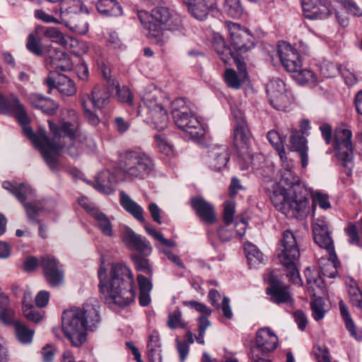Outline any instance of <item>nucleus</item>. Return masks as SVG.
<instances>
[{"label":"nucleus","mask_w":362,"mask_h":362,"mask_svg":"<svg viewBox=\"0 0 362 362\" xmlns=\"http://www.w3.org/2000/svg\"><path fill=\"white\" fill-rule=\"evenodd\" d=\"M98 276L100 280V292L105 302L109 305L124 307L134 300L136 291L134 275L124 263H113L110 275L107 269L101 265L98 271Z\"/></svg>","instance_id":"obj_1"},{"label":"nucleus","mask_w":362,"mask_h":362,"mask_svg":"<svg viewBox=\"0 0 362 362\" xmlns=\"http://www.w3.org/2000/svg\"><path fill=\"white\" fill-rule=\"evenodd\" d=\"M279 189L271 196L276 209L290 218H299L309 211L308 192L293 170L279 171Z\"/></svg>","instance_id":"obj_2"},{"label":"nucleus","mask_w":362,"mask_h":362,"mask_svg":"<svg viewBox=\"0 0 362 362\" xmlns=\"http://www.w3.org/2000/svg\"><path fill=\"white\" fill-rule=\"evenodd\" d=\"M70 121L62 120L59 125L49 122L50 131L53 134L49 147L43 148L42 157L50 168L55 167L57 155L62 151L67 153L71 157L80 156L83 151V144L77 135L78 115L73 110H67Z\"/></svg>","instance_id":"obj_3"},{"label":"nucleus","mask_w":362,"mask_h":362,"mask_svg":"<svg viewBox=\"0 0 362 362\" xmlns=\"http://www.w3.org/2000/svg\"><path fill=\"white\" fill-rule=\"evenodd\" d=\"M100 322L96 306L90 303L64 310L62 316L63 332L72 346L76 347L86 341V332L97 327Z\"/></svg>","instance_id":"obj_4"},{"label":"nucleus","mask_w":362,"mask_h":362,"mask_svg":"<svg viewBox=\"0 0 362 362\" xmlns=\"http://www.w3.org/2000/svg\"><path fill=\"white\" fill-rule=\"evenodd\" d=\"M15 113L18 121L23 127L25 135L30 139L33 144L40 148L42 154L43 148H49L52 139L49 138L45 132H40L37 134L33 132L32 128L28 126L30 117L19 99L13 94L5 97L0 93V113Z\"/></svg>","instance_id":"obj_5"},{"label":"nucleus","mask_w":362,"mask_h":362,"mask_svg":"<svg viewBox=\"0 0 362 362\" xmlns=\"http://www.w3.org/2000/svg\"><path fill=\"white\" fill-rule=\"evenodd\" d=\"M171 115L174 123L187 139H198L204 135L203 127L183 98H177L172 102Z\"/></svg>","instance_id":"obj_6"},{"label":"nucleus","mask_w":362,"mask_h":362,"mask_svg":"<svg viewBox=\"0 0 362 362\" xmlns=\"http://www.w3.org/2000/svg\"><path fill=\"white\" fill-rule=\"evenodd\" d=\"M279 250V257L285 267V275L288 281L294 284L301 285L302 281L296 266L300 257L298 243L291 231L286 230L284 233Z\"/></svg>","instance_id":"obj_7"},{"label":"nucleus","mask_w":362,"mask_h":362,"mask_svg":"<svg viewBox=\"0 0 362 362\" xmlns=\"http://www.w3.org/2000/svg\"><path fill=\"white\" fill-rule=\"evenodd\" d=\"M152 160L138 151H127L120 156L119 168L125 179H142L152 170Z\"/></svg>","instance_id":"obj_8"},{"label":"nucleus","mask_w":362,"mask_h":362,"mask_svg":"<svg viewBox=\"0 0 362 362\" xmlns=\"http://www.w3.org/2000/svg\"><path fill=\"white\" fill-rule=\"evenodd\" d=\"M3 187L13 194L20 202L23 204L27 216L30 221L40 223L37 218L40 214L45 210V206L40 201L25 202V200L30 198L34 194V190L30 185L25 183L14 185L11 182H4Z\"/></svg>","instance_id":"obj_9"},{"label":"nucleus","mask_w":362,"mask_h":362,"mask_svg":"<svg viewBox=\"0 0 362 362\" xmlns=\"http://www.w3.org/2000/svg\"><path fill=\"white\" fill-rule=\"evenodd\" d=\"M81 0H63L60 4V17L64 24L78 34H85L88 30V23L76 13L81 11Z\"/></svg>","instance_id":"obj_10"},{"label":"nucleus","mask_w":362,"mask_h":362,"mask_svg":"<svg viewBox=\"0 0 362 362\" xmlns=\"http://www.w3.org/2000/svg\"><path fill=\"white\" fill-rule=\"evenodd\" d=\"M278 345L276 335L268 327L259 329L256 334V346L250 349L249 358L251 362H270L261 356L276 349Z\"/></svg>","instance_id":"obj_11"},{"label":"nucleus","mask_w":362,"mask_h":362,"mask_svg":"<svg viewBox=\"0 0 362 362\" xmlns=\"http://www.w3.org/2000/svg\"><path fill=\"white\" fill-rule=\"evenodd\" d=\"M351 137V130L341 129L336 132L334 139V147L337 152V156L349 172L353 167L354 158Z\"/></svg>","instance_id":"obj_12"},{"label":"nucleus","mask_w":362,"mask_h":362,"mask_svg":"<svg viewBox=\"0 0 362 362\" xmlns=\"http://www.w3.org/2000/svg\"><path fill=\"white\" fill-rule=\"evenodd\" d=\"M234 119L233 144L240 153H246L252 140V134L249 129L245 117L238 108H232Z\"/></svg>","instance_id":"obj_13"},{"label":"nucleus","mask_w":362,"mask_h":362,"mask_svg":"<svg viewBox=\"0 0 362 362\" xmlns=\"http://www.w3.org/2000/svg\"><path fill=\"white\" fill-rule=\"evenodd\" d=\"M285 86L284 82L279 78L271 79L267 86L270 104L278 110H285L292 101Z\"/></svg>","instance_id":"obj_14"},{"label":"nucleus","mask_w":362,"mask_h":362,"mask_svg":"<svg viewBox=\"0 0 362 362\" xmlns=\"http://www.w3.org/2000/svg\"><path fill=\"white\" fill-rule=\"evenodd\" d=\"M277 54L283 66L288 72L296 73L302 67V60L300 54L286 42H279Z\"/></svg>","instance_id":"obj_15"},{"label":"nucleus","mask_w":362,"mask_h":362,"mask_svg":"<svg viewBox=\"0 0 362 362\" xmlns=\"http://www.w3.org/2000/svg\"><path fill=\"white\" fill-rule=\"evenodd\" d=\"M229 32L231 46L237 53L242 54L254 47V37L248 30L234 23L230 27Z\"/></svg>","instance_id":"obj_16"},{"label":"nucleus","mask_w":362,"mask_h":362,"mask_svg":"<svg viewBox=\"0 0 362 362\" xmlns=\"http://www.w3.org/2000/svg\"><path fill=\"white\" fill-rule=\"evenodd\" d=\"M45 279L49 285L57 286L64 281V271L62 265L57 259L50 255L42 256L40 261Z\"/></svg>","instance_id":"obj_17"},{"label":"nucleus","mask_w":362,"mask_h":362,"mask_svg":"<svg viewBox=\"0 0 362 362\" xmlns=\"http://www.w3.org/2000/svg\"><path fill=\"white\" fill-rule=\"evenodd\" d=\"M303 14L308 19H324L332 10L327 0H301Z\"/></svg>","instance_id":"obj_18"},{"label":"nucleus","mask_w":362,"mask_h":362,"mask_svg":"<svg viewBox=\"0 0 362 362\" xmlns=\"http://www.w3.org/2000/svg\"><path fill=\"white\" fill-rule=\"evenodd\" d=\"M269 283L270 286L267 288V293L271 296L272 302L280 304L293 301L289 288L273 274L270 275Z\"/></svg>","instance_id":"obj_19"},{"label":"nucleus","mask_w":362,"mask_h":362,"mask_svg":"<svg viewBox=\"0 0 362 362\" xmlns=\"http://www.w3.org/2000/svg\"><path fill=\"white\" fill-rule=\"evenodd\" d=\"M122 239L127 248L136 250L148 255L151 252V247L148 241L141 235L136 234L132 228L126 227L122 235Z\"/></svg>","instance_id":"obj_20"},{"label":"nucleus","mask_w":362,"mask_h":362,"mask_svg":"<svg viewBox=\"0 0 362 362\" xmlns=\"http://www.w3.org/2000/svg\"><path fill=\"white\" fill-rule=\"evenodd\" d=\"M314 240L320 247L325 248L327 252H334L333 241L328 229L327 222L324 219H316L313 223Z\"/></svg>","instance_id":"obj_21"},{"label":"nucleus","mask_w":362,"mask_h":362,"mask_svg":"<svg viewBox=\"0 0 362 362\" xmlns=\"http://www.w3.org/2000/svg\"><path fill=\"white\" fill-rule=\"evenodd\" d=\"M112 88L104 86H95L90 94L84 93L81 95V101H86L96 109H102L110 103V92Z\"/></svg>","instance_id":"obj_22"},{"label":"nucleus","mask_w":362,"mask_h":362,"mask_svg":"<svg viewBox=\"0 0 362 362\" xmlns=\"http://www.w3.org/2000/svg\"><path fill=\"white\" fill-rule=\"evenodd\" d=\"M158 9L156 8L153 9L151 13L145 11L138 13V17L146 30V35L156 43L158 42Z\"/></svg>","instance_id":"obj_23"},{"label":"nucleus","mask_w":362,"mask_h":362,"mask_svg":"<svg viewBox=\"0 0 362 362\" xmlns=\"http://www.w3.org/2000/svg\"><path fill=\"white\" fill-rule=\"evenodd\" d=\"M192 206L201 220L208 224H213L216 221V215L214 206L202 197L192 198Z\"/></svg>","instance_id":"obj_24"},{"label":"nucleus","mask_w":362,"mask_h":362,"mask_svg":"<svg viewBox=\"0 0 362 362\" xmlns=\"http://www.w3.org/2000/svg\"><path fill=\"white\" fill-rule=\"evenodd\" d=\"M47 63L54 71H68L72 69V64L68 55L63 51L51 47L48 50Z\"/></svg>","instance_id":"obj_25"},{"label":"nucleus","mask_w":362,"mask_h":362,"mask_svg":"<svg viewBox=\"0 0 362 362\" xmlns=\"http://www.w3.org/2000/svg\"><path fill=\"white\" fill-rule=\"evenodd\" d=\"M228 160V148L226 146H215L209 151L207 161L214 170L219 171L226 167Z\"/></svg>","instance_id":"obj_26"},{"label":"nucleus","mask_w":362,"mask_h":362,"mask_svg":"<svg viewBox=\"0 0 362 362\" xmlns=\"http://www.w3.org/2000/svg\"><path fill=\"white\" fill-rule=\"evenodd\" d=\"M288 147L291 151H296L299 153L302 167L303 168H306L308 164V148L307 146V140L304 136L297 130H293L290 137Z\"/></svg>","instance_id":"obj_27"},{"label":"nucleus","mask_w":362,"mask_h":362,"mask_svg":"<svg viewBox=\"0 0 362 362\" xmlns=\"http://www.w3.org/2000/svg\"><path fill=\"white\" fill-rule=\"evenodd\" d=\"M181 27L180 16L166 6H160V32L175 31Z\"/></svg>","instance_id":"obj_28"},{"label":"nucleus","mask_w":362,"mask_h":362,"mask_svg":"<svg viewBox=\"0 0 362 362\" xmlns=\"http://www.w3.org/2000/svg\"><path fill=\"white\" fill-rule=\"evenodd\" d=\"M45 83L50 88H56L61 94L66 96H71L76 93L74 82L65 75H59L57 83L52 76H48L45 79Z\"/></svg>","instance_id":"obj_29"},{"label":"nucleus","mask_w":362,"mask_h":362,"mask_svg":"<svg viewBox=\"0 0 362 362\" xmlns=\"http://www.w3.org/2000/svg\"><path fill=\"white\" fill-rule=\"evenodd\" d=\"M119 203L122 208L140 223L145 222L143 208L124 191L119 193Z\"/></svg>","instance_id":"obj_30"},{"label":"nucleus","mask_w":362,"mask_h":362,"mask_svg":"<svg viewBox=\"0 0 362 362\" xmlns=\"http://www.w3.org/2000/svg\"><path fill=\"white\" fill-rule=\"evenodd\" d=\"M15 317L16 312L11 306L8 296H0V322L7 327L14 326L18 321Z\"/></svg>","instance_id":"obj_31"},{"label":"nucleus","mask_w":362,"mask_h":362,"mask_svg":"<svg viewBox=\"0 0 362 362\" xmlns=\"http://www.w3.org/2000/svg\"><path fill=\"white\" fill-rule=\"evenodd\" d=\"M96 7L99 13L107 16H119L122 14V8L115 0H99Z\"/></svg>","instance_id":"obj_32"},{"label":"nucleus","mask_w":362,"mask_h":362,"mask_svg":"<svg viewBox=\"0 0 362 362\" xmlns=\"http://www.w3.org/2000/svg\"><path fill=\"white\" fill-rule=\"evenodd\" d=\"M144 104L147 108V115L146 120L148 123H151L154 124V128L156 129V122L155 119L158 116V103L157 101L156 95H153L151 93H146L144 96Z\"/></svg>","instance_id":"obj_33"},{"label":"nucleus","mask_w":362,"mask_h":362,"mask_svg":"<svg viewBox=\"0 0 362 362\" xmlns=\"http://www.w3.org/2000/svg\"><path fill=\"white\" fill-rule=\"evenodd\" d=\"M115 181L110 175L109 172L105 171L101 173L97 177L95 188L105 194H111L115 191Z\"/></svg>","instance_id":"obj_34"},{"label":"nucleus","mask_w":362,"mask_h":362,"mask_svg":"<svg viewBox=\"0 0 362 362\" xmlns=\"http://www.w3.org/2000/svg\"><path fill=\"white\" fill-rule=\"evenodd\" d=\"M137 281L139 286V303L142 306H146L151 301L150 292L152 289V284L148 278L142 274L137 276Z\"/></svg>","instance_id":"obj_35"},{"label":"nucleus","mask_w":362,"mask_h":362,"mask_svg":"<svg viewBox=\"0 0 362 362\" xmlns=\"http://www.w3.org/2000/svg\"><path fill=\"white\" fill-rule=\"evenodd\" d=\"M188 11L196 19L203 21L206 18L211 7L205 0H197L187 5Z\"/></svg>","instance_id":"obj_36"},{"label":"nucleus","mask_w":362,"mask_h":362,"mask_svg":"<svg viewBox=\"0 0 362 362\" xmlns=\"http://www.w3.org/2000/svg\"><path fill=\"white\" fill-rule=\"evenodd\" d=\"M92 216L95 218L97 226L103 235L108 237L113 235L112 225L105 214L99 211H93Z\"/></svg>","instance_id":"obj_37"},{"label":"nucleus","mask_w":362,"mask_h":362,"mask_svg":"<svg viewBox=\"0 0 362 362\" xmlns=\"http://www.w3.org/2000/svg\"><path fill=\"white\" fill-rule=\"evenodd\" d=\"M329 257L325 264L321 263V273L329 278H334L337 274V267L339 264L335 252H328Z\"/></svg>","instance_id":"obj_38"},{"label":"nucleus","mask_w":362,"mask_h":362,"mask_svg":"<svg viewBox=\"0 0 362 362\" xmlns=\"http://www.w3.org/2000/svg\"><path fill=\"white\" fill-rule=\"evenodd\" d=\"M16 338L23 344H29L32 341L34 331L27 327L21 321H17L13 326Z\"/></svg>","instance_id":"obj_39"},{"label":"nucleus","mask_w":362,"mask_h":362,"mask_svg":"<svg viewBox=\"0 0 362 362\" xmlns=\"http://www.w3.org/2000/svg\"><path fill=\"white\" fill-rule=\"evenodd\" d=\"M244 250L250 265L255 266L263 262L264 255L255 245L247 243L245 245Z\"/></svg>","instance_id":"obj_40"},{"label":"nucleus","mask_w":362,"mask_h":362,"mask_svg":"<svg viewBox=\"0 0 362 362\" xmlns=\"http://www.w3.org/2000/svg\"><path fill=\"white\" fill-rule=\"evenodd\" d=\"M158 348V332L154 330L147 342V356L150 362H157Z\"/></svg>","instance_id":"obj_41"},{"label":"nucleus","mask_w":362,"mask_h":362,"mask_svg":"<svg viewBox=\"0 0 362 362\" xmlns=\"http://www.w3.org/2000/svg\"><path fill=\"white\" fill-rule=\"evenodd\" d=\"M223 11L231 18H238L243 13V8L240 0H225Z\"/></svg>","instance_id":"obj_42"},{"label":"nucleus","mask_w":362,"mask_h":362,"mask_svg":"<svg viewBox=\"0 0 362 362\" xmlns=\"http://www.w3.org/2000/svg\"><path fill=\"white\" fill-rule=\"evenodd\" d=\"M112 90L115 88L116 90V96L117 97L118 100L129 103V105L132 104V94L130 91V89L127 86L120 87L119 83L113 80L111 85Z\"/></svg>","instance_id":"obj_43"},{"label":"nucleus","mask_w":362,"mask_h":362,"mask_svg":"<svg viewBox=\"0 0 362 362\" xmlns=\"http://www.w3.org/2000/svg\"><path fill=\"white\" fill-rule=\"evenodd\" d=\"M160 153L163 157L160 156L164 162H168L175 158L176 152L174 146L168 141L160 137Z\"/></svg>","instance_id":"obj_44"},{"label":"nucleus","mask_w":362,"mask_h":362,"mask_svg":"<svg viewBox=\"0 0 362 362\" xmlns=\"http://www.w3.org/2000/svg\"><path fill=\"white\" fill-rule=\"evenodd\" d=\"M44 36L49 38L52 42L62 46H66L67 41L60 30L55 27H47L44 30Z\"/></svg>","instance_id":"obj_45"},{"label":"nucleus","mask_w":362,"mask_h":362,"mask_svg":"<svg viewBox=\"0 0 362 362\" xmlns=\"http://www.w3.org/2000/svg\"><path fill=\"white\" fill-rule=\"evenodd\" d=\"M348 293L352 305L362 311V292L355 281L349 286Z\"/></svg>","instance_id":"obj_46"},{"label":"nucleus","mask_w":362,"mask_h":362,"mask_svg":"<svg viewBox=\"0 0 362 362\" xmlns=\"http://www.w3.org/2000/svg\"><path fill=\"white\" fill-rule=\"evenodd\" d=\"M224 79L228 86L230 88L238 89L245 78H242L240 74L232 69H228L225 71Z\"/></svg>","instance_id":"obj_47"},{"label":"nucleus","mask_w":362,"mask_h":362,"mask_svg":"<svg viewBox=\"0 0 362 362\" xmlns=\"http://www.w3.org/2000/svg\"><path fill=\"white\" fill-rule=\"evenodd\" d=\"M295 80L301 84L305 83H315L317 78L315 74L309 69L301 68L296 73H293Z\"/></svg>","instance_id":"obj_48"},{"label":"nucleus","mask_w":362,"mask_h":362,"mask_svg":"<svg viewBox=\"0 0 362 362\" xmlns=\"http://www.w3.org/2000/svg\"><path fill=\"white\" fill-rule=\"evenodd\" d=\"M131 259L137 271L145 274H150L151 272V268L147 259L138 254L132 255Z\"/></svg>","instance_id":"obj_49"},{"label":"nucleus","mask_w":362,"mask_h":362,"mask_svg":"<svg viewBox=\"0 0 362 362\" xmlns=\"http://www.w3.org/2000/svg\"><path fill=\"white\" fill-rule=\"evenodd\" d=\"M168 325L170 329H184L187 323L182 320L181 312L176 310L168 315Z\"/></svg>","instance_id":"obj_50"},{"label":"nucleus","mask_w":362,"mask_h":362,"mask_svg":"<svg viewBox=\"0 0 362 362\" xmlns=\"http://www.w3.org/2000/svg\"><path fill=\"white\" fill-rule=\"evenodd\" d=\"M83 109L84 115L88 122L93 125L96 126L100 123V119L95 111L98 110L94 107H91V105L87 103L86 101H81Z\"/></svg>","instance_id":"obj_51"},{"label":"nucleus","mask_w":362,"mask_h":362,"mask_svg":"<svg viewBox=\"0 0 362 362\" xmlns=\"http://www.w3.org/2000/svg\"><path fill=\"white\" fill-rule=\"evenodd\" d=\"M311 310L313 312V318L318 321L322 320L325 314V310L324 309L322 300L321 298H315L314 299L311 303Z\"/></svg>","instance_id":"obj_52"},{"label":"nucleus","mask_w":362,"mask_h":362,"mask_svg":"<svg viewBox=\"0 0 362 362\" xmlns=\"http://www.w3.org/2000/svg\"><path fill=\"white\" fill-rule=\"evenodd\" d=\"M235 213V202L228 200L224 202L223 207V220L227 226H230L233 221Z\"/></svg>","instance_id":"obj_53"},{"label":"nucleus","mask_w":362,"mask_h":362,"mask_svg":"<svg viewBox=\"0 0 362 362\" xmlns=\"http://www.w3.org/2000/svg\"><path fill=\"white\" fill-rule=\"evenodd\" d=\"M23 313L25 318L33 322H40L43 315L41 312L38 311L33 305L23 308Z\"/></svg>","instance_id":"obj_54"},{"label":"nucleus","mask_w":362,"mask_h":362,"mask_svg":"<svg viewBox=\"0 0 362 362\" xmlns=\"http://www.w3.org/2000/svg\"><path fill=\"white\" fill-rule=\"evenodd\" d=\"M211 323L209 319L205 316H201L198 319L199 334L196 337V340L199 344H204V334L206 329L210 326Z\"/></svg>","instance_id":"obj_55"},{"label":"nucleus","mask_w":362,"mask_h":362,"mask_svg":"<svg viewBox=\"0 0 362 362\" xmlns=\"http://www.w3.org/2000/svg\"><path fill=\"white\" fill-rule=\"evenodd\" d=\"M345 232L349 237V242L351 245L362 247L360 238L358 234L357 227L354 224H349L346 228Z\"/></svg>","instance_id":"obj_56"},{"label":"nucleus","mask_w":362,"mask_h":362,"mask_svg":"<svg viewBox=\"0 0 362 362\" xmlns=\"http://www.w3.org/2000/svg\"><path fill=\"white\" fill-rule=\"evenodd\" d=\"M26 47L30 52L37 56L42 54L40 42L36 40L33 34L28 35Z\"/></svg>","instance_id":"obj_57"},{"label":"nucleus","mask_w":362,"mask_h":362,"mask_svg":"<svg viewBox=\"0 0 362 362\" xmlns=\"http://www.w3.org/2000/svg\"><path fill=\"white\" fill-rule=\"evenodd\" d=\"M183 304L185 305L189 306L195 309L197 311L202 314V316H205L207 318L208 316H209L211 313V310L209 308H207L204 304L195 300L185 301Z\"/></svg>","instance_id":"obj_58"},{"label":"nucleus","mask_w":362,"mask_h":362,"mask_svg":"<svg viewBox=\"0 0 362 362\" xmlns=\"http://www.w3.org/2000/svg\"><path fill=\"white\" fill-rule=\"evenodd\" d=\"M35 16L37 18L42 20V21L49 23H54L57 24L64 23L62 21V19L60 18L59 19L54 18L53 16H51L42 10H36L35 11Z\"/></svg>","instance_id":"obj_59"},{"label":"nucleus","mask_w":362,"mask_h":362,"mask_svg":"<svg viewBox=\"0 0 362 362\" xmlns=\"http://www.w3.org/2000/svg\"><path fill=\"white\" fill-rule=\"evenodd\" d=\"M59 107L58 104L53 100L45 98L43 101L42 105L40 108L43 112L48 115H52L55 113Z\"/></svg>","instance_id":"obj_60"},{"label":"nucleus","mask_w":362,"mask_h":362,"mask_svg":"<svg viewBox=\"0 0 362 362\" xmlns=\"http://www.w3.org/2000/svg\"><path fill=\"white\" fill-rule=\"evenodd\" d=\"M313 202L317 204L323 209H329L331 204L328 200V196L320 192H317L313 195Z\"/></svg>","instance_id":"obj_61"},{"label":"nucleus","mask_w":362,"mask_h":362,"mask_svg":"<svg viewBox=\"0 0 362 362\" xmlns=\"http://www.w3.org/2000/svg\"><path fill=\"white\" fill-rule=\"evenodd\" d=\"M229 226L226 224L225 226L220 227L217 230L218 237L222 242H228L233 237V231L232 228H228Z\"/></svg>","instance_id":"obj_62"},{"label":"nucleus","mask_w":362,"mask_h":362,"mask_svg":"<svg viewBox=\"0 0 362 362\" xmlns=\"http://www.w3.org/2000/svg\"><path fill=\"white\" fill-rule=\"evenodd\" d=\"M267 139L270 144L276 148L279 153V151L284 150L282 148L281 139L279 134L276 131H270L267 134Z\"/></svg>","instance_id":"obj_63"},{"label":"nucleus","mask_w":362,"mask_h":362,"mask_svg":"<svg viewBox=\"0 0 362 362\" xmlns=\"http://www.w3.org/2000/svg\"><path fill=\"white\" fill-rule=\"evenodd\" d=\"M343 5L346 11L352 15L358 17L362 16V9L354 1L351 0H344Z\"/></svg>","instance_id":"obj_64"}]
</instances>
